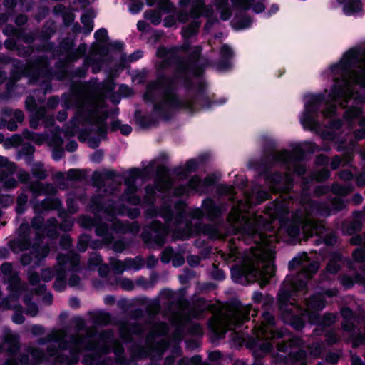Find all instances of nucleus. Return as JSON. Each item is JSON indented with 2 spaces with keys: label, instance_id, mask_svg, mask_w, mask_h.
Returning <instances> with one entry per match:
<instances>
[{
  "label": "nucleus",
  "instance_id": "obj_14",
  "mask_svg": "<svg viewBox=\"0 0 365 365\" xmlns=\"http://www.w3.org/2000/svg\"><path fill=\"white\" fill-rule=\"evenodd\" d=\"M220 58L217 61L212 62L210 66H213L217 71L226 72L232 69V60L235 57L233 49L227 44H223L219 51Z\"/></svg>",
  "mask_w": 365,
  "mask_h": 365
},
{
  "label": "nucleus",
  "instance_id": "obj_2",
  "mask_svg": "<svg viewBox=\"0 0 365 365\" xmlns=\"http://www.w3.org/2000/svg\"><path fill=\"white\" fill-rule=\"evenodd\" d=\"M158 91H162L163 96L159 102L156 100L155 103H152L153 112L165 121L172 118V110L191 109L193 107L192 102L180 98L176 86L159 88Z\"/></svg>",
  "mask_w": 365,
  "mask_h": 365
},
{
  "label": "nucleus",
  "instance_id": "obj_19",
  "mask_svg": "<svg viewBox=\"0 0 365 365\" xmlns=\"http://www.w3.org/2000/svg\"><path fill=\"white\" fill-rule=\"evenodd\" d=\"M62 207V202L58 197H46L41 202H36L34 205V211L36 214H41L45 211L58 210Z\"/></svg>",
  "mask_w": 365,
  "mask_h": 365
},
{
  "label": "nucleus",
  "instance_id": "obj_43",
  "mask_svg": "<svg viewBox=\"0 0 365 365\" xmlns=\"http://www.w3.org/2000/svg\"><path fill=\"white\" fill-rule=\"evenodd\" d=\"M336 322V316L331 312H326L321 317L320 330L325 331L326 329Z\"/></svg>",
  "mask_w": 365,
  "mask_h": 365
},
{
  "label": "nucleus",
  "instance_id": "obj_22",
  "mask_svg": "<svg viewBox=\"0 0 365 365\" xmlns=\"http://www.w3.org/2000/svg\"><path fill=\"white\" fill-rule=\"evenodd\" d=\"M234 7L247 11L251 7L256 14H260L264 11L265 5L262 1L255 2V0H231Z\"/></svg>",
  "mask_w": 365,
  "mask_h": 365
},
{
  "label": "nucleus",
  "instance_id": "obj_63",
  "mask_svg": "<svg viewBox=\"0 0 365 365\" xmlns=\"http://www.w3.org/2000/svg\"><path fill=\"white\" fill-rule=\"evenodd\" d=\"M56 29L50 26H43L39 38L41 41H48L55 34Z\"/></svg>",
  "mask_w": 365,
  "mask_h": 365
},
{
  "label": "nucleus",
  "instance_id": "obj_60",
  "mask_svg": "<svg viewBox=\"0 0 365 365\" xmlns=\"http://www.w3.org/2000/svg\"><path fill=\"white\" fill-rule=\"evenodd\" d=\"M219 179L215 173H210L202 180V187L208 188L214 187Z\"/></svg>",
  "mask_w": 365,
  "mask_h": 365
},
{
  "label": "nucleus",
  "instance_id": "obj_35",
  "mask_svg": "<svg viewBox=\"0 0 365 365\" xmlns=\"http://www.w3.org/2000/svg\"><path fill=\"white\" fill-rule=\"evenodd\" d=\"M354 186L351 184L340 185L338 182H334L330 187L331 192L336 195L346 196L354 190Z\"/></svg>",
  "mask_w": 365,
  "mask_h": 365
},
{
  "label": "nucleus",
  "instance_id": "obj_45",
  "mask_svg": "<svg viewBox=\"0 0 365 365\" xmlns=\"http://www.w3.org/2000/svg\"><path fill=\"white\" fill-rule=\"evenodd\" d=\"M126 212L127 215L132 220H135L140 216V210L137 207L130 208L125 205H120L118 209L119 215H124Z\"/></svg>",
  "mask_w": 365,
  "mask_h": 365
},
{
  "label": "nucleus",
  "instance_id": "obj_6",
  "mask_svg": "<svg viewBox=\"0 0 365 365\" xmlns=\"http://www.w3.org/2000/svg\"><path fill=\"white\" fill-rule=\"evenodd\" d=\"M0 269L3 274L4 282L8 284L7 288L10 297L14 300H17L24 291L20 277L17 272L13 271V267L10 262H4Z\"/></svg>",
  "mask_w": 365,
  "mask_h": 365
},
{
  "label": "nucleus",
  "instance_id": "obj_38",
  "mask_svg": "<svg viewBox=\"0 0 365 365\" xmlns=\"http://www.w3.org/2000/svg\"><path fill=\"white\" fill-rule=\"evenodd\" d=\"M159 185L157 181L155 182V185H148L145 187V195L144 196V201L148 205H153L154 203L156 190L160 191Z\"/></svg>",
  "mask_w": 365,
  "mask_h": 365
},
{
  "label": "nucleus",
  "instance_id": "obj_29",
  "mask_svg": "<svg viewBox=\"0 0 365 365\" xmlns=\"http://www.w3.org/2000/svg\"><path fill=\"white\" fill-rule=\"evenodd\" d=\"M141 263L138 262L135 259L126 257L124 262L118 260L117 262V266L115 267V269L118 272H123L125 269H134L135 270H139L141 269Z\"/></svg>",
  "mask_w": 365,
  "mask_h": 365
},
{
  "label": "nucleus",
  "instance_id": "obj_62",
  "mask_svg": "<svg viewBox=\"0 0 365 365\" xmlns=\"http://www.w3.org/2000/svg\"><path fill=\"white\" fill-rule=\"evenodd\" d=\"M175 254L174 249L171 246L166 247L160 253V261L163 264H168Z\"/></svg>",
  "mask_w": 365,
  "mask_h": 365
},
{
  "label": "nucleus",
  "instance_id": "obj_27",
  "mask_svg": "<svg viewBox=\"0 0 365 365\" xmlns=\"http://www.w3.org/2000/svg\"><path fill=\"white\" fill-rule=\"evenodd\" d=\"M50 249L48 246L34 245L31 247V253L35 259L34 264L36 266H41L45 258L48 255Z\"/></svg>",
  "mask_w": 365,
  "mask_h": 365
},
{
  "label": "nucleus",
  "instance_id": "obj_25",
  "mask_svg": "<svg viewBox=\"0 0 365 365\" xmlns=\"http://www.w3.org/2000/svg\"><path fill=\"white\" fill-rule=\"evenodd\" d=\"M3 32L6 36H9L11 34L19 39H21L25 43L29 45L32 44L36 39V36L34 33L26 32L23 29H17L13 26L11 27L10 32L8 29H4Z\"/></svg>",
  "mask_w": 365,
  "mask_h": 365
},
{
  "label": "nucleus",
  "instance_id": "obj_39",
  "mask_svg": "<svg viewBox=\"0 0 365 365\" xmlns=\"http://www.w3.org/2000/svg\"><path fill=\"white\" fill-rule=\"evenodd\" d=\"M201 22L197 19L193 21L185 27L182 31V36L185 38H191L197 35L200 27Z\"/></svg>",
  "mask_w": 365,
  "mask_h": 365
},
{
  "label": "nucleus",
  "instance_id": "obj_52",
  "mask_svg": "<svg viewBox=\"0 0 365 365\" xmlns=\"http://www.w3.org/2000/svg\"><path fill=\"white\" fill-rule=\"evenodd\" d=\"M115 84L113 80H109L108 81H106L102 85V89L103 91L111 93V101L113 103H118L120 102V97L118 96L116 98L115 94L114 93Z\"/></svg>",
  "mask_w": 365,
  "mask_h": 365
},
{
  "label": "nucleus",
  "instance_id": "obj_53",
  "mask_svg": "<svg viewBox=\"0 0 365 365\" xmlns=\"http://www.w3.org/2000/svg\"><path fill=\"white\" fill-rule=\"evenodd\" d=\"M81 21L83 24V33L85 36L89 35L93 29V21L88 14H83L81 16Z\"/></svg>",
  "mask_w": 365,
  "mask_h": 365
},
{
  "label": "nucleus",
  "instance_id": "obj_46",
  "mask_svg": "<svg viewBox=\"0 0 365 365\" xmlns=\"http://www.w3.org/2000/svg\"><path fill=\"white\" fill-rule=\"evenodd\" d=\"M31 173L33 176L38 180H43L47 178V173L43 168V164L41 162L34 164L31 168Z\"/></svg>",
  "mask_w": 365,
  "mask_h": 365
},
{
  "label": "nucleus",
  "instance_id": "obj_9",
  "mask_svg": "<svg viewBox=\"0 0 365 365\" xmlns=\"http://www.w3.org/2000/svg\"><path fill=\"white\" fill-rule=\"evenodd\" d=\"M188 101L192 102L193 103V107L191 109L187 110L190 111H194L197 106H199L202 108L209 109L214 104L218 106L222 105L225 102V100H220L219 102L212 101L207 93L206 83L203 81H200L196 85L195 93L192 96V98Z\"/></svg>",
  "mask_w": 365,
  "mask_h": 365
},
{
  "label": "nucleus",
  "instance_id": "obj_36",
  "mask_svg": "<svg viewBox=\"0 0 365 365\" xmlns=\"http://www.w3.org/2000/svg\"><path fill=\"white\" fill-rule=\"evenodd\" d=\"M312 207L317 214L322 217H329L331 215V208L330 205L324 202L314 201L312 203Z\"/></svg>",
  "mask_w": 365,
  "mask_h": 365
},
{
  "label": "nucleus",
  "instance_id": "obj_30",
  "mask_svg": "<svg viewBox=\"0 0 365 365\" xmlns=\"http://www.w3.org/2000/svg\"><path fill=\"white\" fill-rule=\"evenodd\" d=\"M87 172L83 169L71 168L66 173L68 181L83 182L87 179Z\"/></svg>",
  "mask_w": 365,
  "mask_h": 365
},
{
  "label": "nucleus",
  "instance_id": "obj_61",
  "mask_svg": "<svg viewBox=\"0 0 365 365\" xmlns=\"http://www.w3.org/2000/svg\"><path fill=\"white\" fill-rule=\"evenodd\" d=\"M87 46L85 43H81L76 49H73V52L69 55V60L76 61L80 57L86 54Z\"/></svg>",
  "mask_w": 365,
  "mask_h": 365
},
{
  "label": "nucleus",
  "instance_id": "obj_31",
  "mask_svg": "<svg viewBox=\"0 0 365 365\" xmlns=\"http://www.w3.org/2000/svg\"><path fill=\"white\" fill-rule=\"evenodd\" d=\"M30 225L26 222H22L19 225V227L17 229V234L19 237L23 238L25 240V242L27 244L26 246H24L23 244V242L20 241L19 242V247L21 250H24L27 249V246L30 244V242L29 240V235L30 233Z\"/></svg>",
  "mask_w": 365,
  "mask_h": 365
},
{
  "label": "nucleus",
  "instance_id": "obj_49",
  "mask_svg": "<svg viewBox=\"0 0 365 365\" xmlns=\"http://www.w3.org/2000/svg\"><path fill=\"white\" fill-rule=\"evenodd\" d=\"M92 48H96L97 53L103 57H107L108 61L112 60V56L110 55V47L108 42L106 43H93L91 46Z\"/></svg>",
  "mask_w": 365,
  "mask_h": 365
},
{
  "label": "nucleus",
  "instance_id": "obj_12",
  "mask_svg": "<svg viewBox=\"0 0 365 365\" xmlns=\"http://www.w3.org/2000/svg\"><path fill=\"white\" fill-rule=\"evenodd\" d=\"M276 164H280V163H259L258 170L259 175L264 177L267 184L273 187H279L283 185L284 175L279 171H271V168Z\"/></svg>",
  "mask_w": 365,
  "mask_h": 365
},
{
  "label": "nucleus",
  "instance_id": "obj_32",
  "mask_svg": "<svg viewBox=\"0 0 365 365\" xmlns=\"http://www.w3.org/2000/svg\"><path fill=\"white\" fill-rule=\"evenodd\" d=\"M140 330V326L138 323L129 324L124 330L120 331V336L128 342H131L133 340V335L137 334Z\"/></svg>",
  "mask_w": 365,
  "mask_h": 365
},
{
  "label": "nucleus",
  "instance_id": "obj_7",
  "mask_svg": "<svg viewBox=\"0 0 365 365\" xmlns=\"http://www.w3.org/2000/svg\"><path fill=\"white\" fill-rule=\"evenodd\" d=\"M304 148H302L301 144H296L293 146L292 150L287 149L282 150V160L280 164L288 165L291 163H299L305 158L306 152L313 153L316 150H319L318 145L313 142H304Z\"/></svg>",
  "mask_w": 365,
  "mask_h": 365
},
{
  "label": "nucleus",
  "instance_id": "obj_8",
  "mask_svg": "<svg viewBox=\"0 0 365 365\" xmlns=\"http://www.w3.org/2000/svg\"><path fill=\"white\" fill-rule=\"evenodd\" d=\"M177 76L173 73L172 76H168L164 73H158L156 79L149 82L145 88V91L143 95V99L146 102L155 103L156 101V96L155 91H158L159 88L165 86H176Z\"/></svg>",
  "mask_w": 365,
  "mask_h": 365
},
{
  "label": "nucleus",
  "instance_id": "obj_23",
  "mask_svg": "<svg viewBox=\"0 0 365 365\" xmlns=\"http://www.w3.org/2000/svg\"><path fill=\"white\" fill-rule=\"evenodd\" d=\"M4 343L8 345V352L11 354H16L20 349L19 336L11 330H7L4 332Z\"/></svg>",
  "mask_w": 365,
  "mask_h": 365
},
{
  "label": "nucleus",
  "instance_id": "obj_47",
  "mask_svg": "<svg viewBox=\"0 0 365 365\" xmlns=\"http://www.w3.org/2000/svg\"><path fill=\"white\" fill-rule=\"evenodd\" d=\"M128 176L124 178V185H131L136 183V180L140 178L139 168H131L128 170Z\"/></svg>",
  "mask_w": 365,
  "mask_h": 365
},
{
  "label": "nucleus",
  "instance_id": "obj_41",
  "mask_svg": "<svg viewBox=\"0 0 365 365\" xmlns=\"http://www.w3.org/2000/svg\"><path fill=\"white\" fill-rule=\"evenodd\" d=\"M118 108H116L115 110L103 111L101 114H96L94 118V122L98 127L99 126H107L106 120L109 118L111 114H118Z\"/></svg>",
  "mask_w": 365,
  "mask_h": 365
},
{
  "label": "nucleus",
  "instance_id": "obj_55",
  "mask_svg": "<svg viewBox=\"0 0 365 365\" xmlns=\"http://www.w3.org/2000/svg\"><path fill=\"white\" fill-rule=\"evenodd\" d=\"M144 17L150 21L153 25H158L162 20L161 14L155 10H147L144 13Z\"/></svg>",
  "mask_w": 365,
  "mask_h": 365
},
{
  "label": "nucleus",
  "instance_id": "obj_17",
  "mask_svg": "<svg viewBox=\"0 0 365 365\" xmlns=\"http://www.w3.org/2000/svg\"><path fill=\"white\" fill-rule=\"evenodd\" d=\"M202 208L205 211L206 218L211 222L220 219L223 214V205L217 204L211 197H206L202 201Z\"/></svg>",
  "mask_w": 365,
  "mask_h": 365
},
{
  "label": "nucleus",
  "instance_id": "obj_54",
  "mask_svg": "<svg viewBox=\"0 0 365 365\" xmlns=\"http://www.w3.org/2000/svg\"><path fill=\"white\" fill-rule=\"evenodd\" d=\"M91 242V235L88 234H82L78 237V240L77 242V250L80 252H84L86 251L87 248L89 247V244Z\"/></svg>",
  "mask_w": 365,
  "mask_h": 365
},
{
  "label": "nucleus",
  "instance_id": "obj_5",
  "mask_svg": "<svg viewBox=\"0 0 365 365\" xmlns=\"http://www.w3.org/2000/svg\"><path fill=\"white\" fill-rule=\"evenodd\" d=\"M360 56L361 51L359 48H350L343 54L338 63L330 66V71L334 75L349 76L353 69L361 62Z\"/></svg>",
  "mask_w": 365,
  "mask_h": 365
},
{
  "label": "nucleus",
  "instance_id": "obj_44",
  "mask_svg": "<svg viewBox=\"0 0 365 365\" xmlns=\"http://www.w3.org/2000/svg\"><path fill=\"white\" fill-rule=\"evenodd\" d=\"M28 202V196L26 194L21 192L17 196L16 205L15 211L17 215H23L26 210V204Z\"/></svg>",
  "mask_w": 365,
  "mask_h": 365
},
{
  "label": "nucleus",
  "instance_id": "obj_64",
  "mask_svg": "<svg viewBox=\"0 0 365 365\" xmlns=\"http://www.w3.org/2000/svg\"><path fill=\"white\" fill-rule=\"evenodd\" d=\"M352 258L354 262L363 263L365 262V247H359L356 248L352 252Z\"/></svg>",
  "mask_w": 365,
  "mask_h": 365
},
{
  "label": "nucleus",
  "instance_id": "obj_13",
  "mask_svg": "<svg viewBox=\"0 0 365 365\" xmlns=\"http://www.w3.org/2000/svg\"><path fill=\"white\" fill-rule=\"evenodd\" d=\"M186 230L187 232V239L192 237H198L201 235L208 236L211 239L217 238L220 235L218 228L212 224H205L200 222H196L195 225H186Z\"/></svg>",
  "mask_w": 365,
  "mask_h": 365
},
{
  "label": "nucleus",
  "instance_id": "obj_48",
  "mask_svg": "<svg viewBox=\"0 0 365 365\" xmlns=\"http://www.w3.org/2000/svg\"><path fill=\"white\" fill-rule=\"evenodd\" d=\"M29 190L32 192L34 199L31 200V203H34L36 202V198L41 195H43V183L38 181L31 182L29 185Z\"/></svg>",
  "mask_w": 365,
  "mask_h": 365
},
{
  "label": "nucleus",
  "instance_id": "obj_11",
  "mask_svg": "<svg viewBox=\"0 0 365 365\" xmlns=\"http://www.w3.org/2000/svg\"><path fill=\"white\" fill-rule=\"evenodd\" d=\"M202 47L201 46H195L193 50L185 58V62L191 66L195 71L196 74L203 76L205 69L210 66L211 61L202 56Z\"/></svg>",
  "mask_w": 365,
  "mask_h": 365
},
{
  "label": "nucleus",
  "instance_id": "obj_56",
  "mask_svg": "<svg viewBox=\"0 0 365 365\" xmlns=\"http://www.w3.org/2000/svg\"><path fill=\"white\" fill-rule=\"evenodd\" d=\"M60 48L66 53L67 58L69 59V55L73 52L75 48L74 41L68 37L65 38L60 43Z\"/></svg>",
  "mask_w": 365,
  "mask_h": 365
},
{
  "label": "nucleus",
  "instance_id": "obj_40",
  "mask_svg": "<svg viewBox=\"0 0 365 365\" xmlns=\"http://www.w3.org/2000/svg\"><path fill=\"white\" fill-rule=\"evenodd\" d=\"M90 206L96 212L106 211L103 196L101 194L94 195L90 200Z\"/></svg>",
  "mask_w": 365,
  "mask_h": 365
},
{
  "label": "nucleus",
  "instance_id": "obj_26",
  "mask_svg": "<svg viewBox=\"0 0 365 365\" xmlns=\"http://www.w3.org/2000/svg\"><path fill=\"white\" fill-rule=\"evenodd\" d=\"M307 306L310 311L320 312L326 306L324 297L319 294H313L307 299Z\"/></svg>",
  "mask_w": 365,
  "mask_h": 365
},
{
  "label": "nucleus",
  "instance_id": "obj_24",
  "mask_svg": "<svg viewBox=\"0 0 365 365\" xmlns=\"http://www.w3.org/2000/svg\"><path fill=\"white\" fill-rule=\"evenodd\" d=\"M134 117L136 123L143 129L157 127L159 125L158 119L145 115H142L140 110H136L135 111Z\"/></svg>",
  "mask_w": 365,
  "mask_h": 365
},
{
  "label": "nucleus",
  "instance_id": "obj_1",
  "mask_svg": "<svg viewBox=\"0 0 365 365\" xmlns=\"http://www.w3.org/2000/svg\"><path fill=\"white\" fill-rule=\"evenodd\" d=\"M348 83L347 76L336 77L327 96L322 93L310 96L304 104V109L300 118V123L304 130H313L318 125L317 118L323 104L327 106L323 112L325 116L335 113L336 107L334 103L344 98Z\"/></svg>",
  "mask_w": 365,
  "mask_h": 365
},
{
  "label": "nucleus",
  "instance_id": "obj_50",
  "mask_svg": "<svg viewBox=\"0 0 365 365\" xmlns=\"http://www.w3.org/2000/svg\"><path fill=\"white\" fill-rule=\"evenodd\" d=\"M289 324L294 330L299 331L305 327V321L302 316L292 314L290 316Z\"/></svg>",
  "mask_w": 365,
  "mask_h": 365
},
{
  "label": "nucleus",
  "instance_id": "obj_51",
  "mask_svg": "<svg viewBox=\"0 0 365 365\" xmlns=\"http://www.w3.org/2000/svg\"><path fill=\"white\" fill-rule=\"evenodd\" d=\"M252 23V19L250 16L243 14H241L235 21L237 29H245L249 28Z\"/></svg>",
  "mask_w": 365,
  "mask_h": 365
},
{
  "label": "nucleus",
  "instance_id": "obj_42",
  "mask_svg": "<svg viewBox=\"0 0 365 365\" xmlns=\"http://www.w3.org/2000/svg\"><path fill=\"white\" fill-rule=\"evenodd\" d=\"M307 356V351L303 349H299L295 351H290L288 354L289 359L293 364L305 362Z\"/></svg>",
  "mask_w": 365,
  "mask_h": 365
},
{
  "label": "nucleus",
  "instance_id": "obj_37",
  "mask_svg": "<svg viewBox=\"0 0 365 365\" xmlns=\"http://www.w3.org/2000/svg\"><path fill=\"white\" fill-rule=\"evenodd\" d=\"M205 7V0H192L191 3V19H198L202 16V9Z\"/></svg>",
  "mask_w": 365,
  "mask_h": 365
},
{
  "label": "nucleus",
  "instance_id": "obj_58",
  "mask_svg": "<svg viewBox=\"0 0 365 365\" xmlns=\"http://www.w3.org/2000/svg\"><path fill=\"white\" fill-rule=\"evenodd\" d=\"M94 38L96 41V43H106L108 42L109 36L106 29L101 28L94 33Z\"/></svg>",
  "mask_w": 365,
  "mask_h": 365
},
{
  "label": "nucleus",
  "instance_id": "obj_57",
  "mask_svg": "<svg viewBox=\"0 0 365 365\" xmlns=\"http://www.w3.org/2000/svg\"><path fill=\"white\" fill-rule=\"evenodd\" d=\"M325 343L328 346L337 344L340 341V338L333 329L325 330Z\"/></svg>",
  "mask_w": 365,
  "mask_h": 365
},
{
  "label": "nucleus",
  "instance_id": "obj_15",
  "mask_svg": "<svg viewBox=\"0 0 365 365\" xmlns=\"http://www.w3.org/2000/svg\"><path fill=\"white\" fill-rule=\"evenodd\" d=\"M233 221L237 225L235 228L237 234L252 237L257 232L256 222L245 215L236 214L233 216Z\"/></svg>",
  "mask_w": 365,
  "mask_h": 365
},
{
  "label": "nucleus",
  "instance_id": "obj_3",
  "mask_svg": "<svg viewBox=\"0 0 365 365\" xmlns=\"http://www.w3.org/2000/svg\"><path fill=\"white\" fill-rule=\"evenodd\" d=\"M25 76L30 83L36 84L41 78L52 76L50 58L46 55H34L26 60L24 68Z\"/></svg>",
  "mask_w": 365,
  "mask_h": 365
},
{
  "label": "nucleus",
  "instance_id": "obj_20",
  "mask_svg": "<svg viewBox=\"0 0 365 365\" xmlns=\"http://www.w3.org/2000/svg\"><path fill=\"white\" fill-rule=\"evenodd\" d=\"M198 167L199 163L197 159L190 158L186 161L184 167L182 165L174 167L172 172L180 178L187 179L190 173L197 170Z\"/></svg>",
  "mask_w": 365,
  "mask_h": 365
},
{
  "label": "nucleus",
  "instance_id": "obj_16",
  "mask_svg": "<svg viewBox=\"0 0 365 365\" xmlns=\"http://www.w3.org/2000/svg\"><path fill=\"white\" fill-rule=\"evenodd\" d=\"M282 150L277 151V143L272 139H266L263 144V155L259 163H280L282 160Z\"/></svg>",
  "mask_w": 365,
  "mask_h": 365
},
{
  "label": "nucleus",
  "instance_id": "obj_33",
  "mask_svg": "<svg viewBox=\"0 0 365 365\" xmlns=\"http://www.w3.org/2000/svg\"><path fill=\"white\" fill-rule=\"evenodd\" d=\"M362 9L363 4L361 0H349L343 6V11L347 16L358 13Z\"/></svg>",
  "mask_w": 365,
  "mask_h": 365
},
{
  "label": "nucleus",
  "instance_id": "obj_28",
  "mask_svg": "<svg viewBox=\"0 0 365 365\" xmlns=\"http://www.w3.org/2000/svg\"><path fill=\"white\" fill-rule=\"evenodd\" d=\"M92 322L98 326L108 325L111 322V314L104 311H97L96 312H90Z\"/></svg>",
  "mask_w": 365,
  "mask_h": 365
},
{
  "label": "nucleus",
  "instance_id": "obj_10",
  "mask_svg": "<svg viewBox=\"0 0 365 365\" xmlns=\"http://www.w3.org/2000/svg\"><path fill=\"white\" fill-rule=\"evenodd\" d=\"M173 73L177 76V78L182 81V86L187 91L193 90L195 87V83L192 77L198 78L202 76L200 74H196L193 68L185 62V58L182 56Z\"/></svg>",
  "mask_w": 365,
  "mask_h": 365
},
{
  "label": "nucleus",
  "instance_id": "obj_21",
  "mask_svg": "<svg viewBox=\"0 0 365 365\" xmlns=\"http://www.w3.org/2000/svg\"><path fill=\"white\" fill-rule=\"evenodd\" d=\"M292 297V292L289 289L281 288L277 293V303L279 310L284 314H292V310L290 306L292 303L290 302Z\"/></svg>",
  "mask_w": 365,
  "mask_h": 365
},
{
  "label": "nucleus",
  "instance_id": "obj_59",
  "mask_svg": "<svg viewBox=\"0 0 365 365\" xmlns=\"http://www.w3.org/2000/svg\"><path fill=\"white\" fill-rule=\"evenodd\" d=\"M363 114V109L358 106H351L345 111V116L350 120L359 118Z\"/></svg>",
  "mask_w": 365,
  "mask_h": 365
},
{
  "label": "nucleus",
  "instance_id": "obj_4",
  "mask_svg": "<svg viewBox=\"0 0 365 365\" xmlns=\"http://www.w3.org/2000/svg\"><path fill=\"white\" fill-rule=\"evenodd\" d=\"M168 233V227L160 220H154L143 227L141 238L148 248H153L155 246L163 247L165 243Z\"/></svg>",
  "mask_w": 365,
  "mask_h": 365
},
{
  "label": "nucleus",
  "instance_id": "obj_34",
  "mask_svg": "<svg viewBox=\"0 0 365 365\" xmlns=\"http://www.w3.org/2000/svg\"><path fill=\"white\" fill-rule=\"evenodd\" d=\"M181 59V56L177 54L175 52H171L168 56L162 60L160 68L163 70H166L173 66H175L176 67Z\"/></svg>",
  "mask_w": 365,
  "mask_h": 365
},
{
  "label": "nucleus",
  "instance_id": "obj_18",
  "mask_svg": "<svg viewBox=\"0 0 365 365\" xmlns=\"http://www.w3.org/2000/svg\"><path fill=\"white\" fill-rule=\"evenodd\" d=\"M254 270H248L240 266H234L230 269L231 277L235 283L248 284L253 282L255 274Z\"/></svg>",
  "mask_w": 365,
  "mask_h": 365
}]
</instances>
